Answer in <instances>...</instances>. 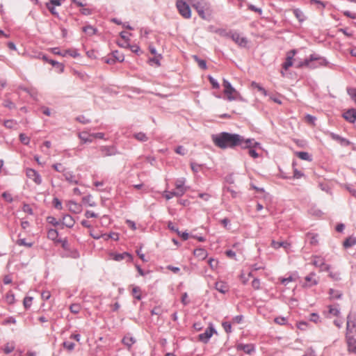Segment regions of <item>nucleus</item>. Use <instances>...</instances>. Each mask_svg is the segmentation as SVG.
<instances>
[{
  "mask_svg": "<svg viewBox=\"0 0 356 356\" xmlns=\"http://www.w3.org/2000/svg\"><path fill=\"white\" fill-rule=\"evenodd\" d=\"M211 140L216 147L222 149L227 148L234 149L236 147L246 149L250 147L252 144V140L250 139H245L238 134H232L226 131L213 134Z\"/></svg>",
  "mask_w": 356,
  "mask_h": 356,
  "instance_id": "1",
  "label": "nucleus"
},
{
  "mask_svg": "<svg viewBox=\"0 0 356 356\" xmlns=\"http://www.w3.org/2000/svg\"><path fill=\"white\" fill-rule=\"evenodd\" d=\"M327 62L325 58L319 56L316 54H311L308 58L298 63L297 68L306 67L310 69H315L320 66H325Z\"/></svg>",
  "mask_w": 356,
  "mask_h": 356,
  "instance_id": "2",
  "label": "nucleus"
},
{
  "mask_svg": "<svg viewBox=\"0 0 356 356\" xmlns=\"http://www.w3.org/2000/svg\"><path fill=\"white\" fill-rule=\"evenodd\" d=\"M185 179L181 178L177 179L175 181V187L176 191H165V197L166 200H170L172 197H181L182 196L186 191V188L184 187Z\"/></svg>",
  "mask_w": 356,
  "mask_h": 356,
  "instance_id": "3",
  "label": "nucleus"
},
{
  "mask_svg": "<svg viewBox=\"0 0 356 356\" xmlns=\"http://www.w3.org/2000/svg\"><path fill=\"white\" fill-rule=\"evenodd\" d=\"M222 86L224 87V93L227 96L228 100H243L240 93L232 86V84L226 79H223Z\"/></svg>",
  "mask_w": 356,
  "mask_h": 356,
  "instance_id": "4",
  "label": "nucleus"
},
{
  "mask_svg": "<svg viewBox=\"0 0 356 356\" xmlns=\"http://www.w3.org/2000/svg\"><path fill=\"white\" fill-rule=\"evenodd\" d=\"M356 333V314L350 312L347 316L346 334Z\"/></svg>",
  "mask_w": 356,
  "mask_h": 356,
  "instance_id": "5",
  "label": "nucleus"
},
{
  "mask_svg": "<svg viewBox=\"0 0 356 356\" xmlns=\"http://www.w3.org/2000/svg\"><path fill=\"white\" fill-rule=\"evenodd\" d=\"M176 6L180 15L186 19H189L191 17V10L189 6L182 0H177Z\"/></svg>",
  "mask_w": 356,
  "mask_h": 356,
  "instance_id": "6",
  "label": "nucleus"
},
{
  "mask_svg": "<svg viewBox=\"0 0 356 356\" xmlns=\"http://www.w3.org/2000/svg\"><path fill=\"white\" fill-rule=\"evenodd\" d=\"M230 38L240 47L245 48L248 44V40L246 37L241 36V34L235 31L230 35Z\"/></svg>",
  "mask_w": 356,
  "mask_h": 356,
  "instance_id": "7",
  "label": "nucleus"
},
{
  "mask_svg": "<svg viewBox=\"0 0 356 356\" xmlns=\"http://www.w3.org/2000/svg\"><path fill=\"white\" fill-rule=\"evenodd\" d=\"M312 264L316 267L320 268V271H329L330 270V265L325 264V259L318 256L313 257Z\"/></svg>",
  "mask_w": 356,
  "mask_h": 356,
  "instance_id": "8",
  "label": "nucleus"
},
{
  "mask_svg": "<svg viewBox=\"0 0 356 356\" xmlns=\"http://www.w3.org/2000/svg\"><path fill=\"white\" fill-rule=\"evenodd\" d=\"M102 156H110L118 154V150L114 145L111 146H101L99 147Z\"/></svg>",
  "mask_w": 356,
  "mask_h": 356,
  "instance_id": "9",
  "label": "nucleus"
},
{
  "mask_svg": "<svg viewBox=\"0 0 356 356\" xmlns=\"http://www.w3.org/2000/svg\"><path fill=\"white\" fill-rule=\"evenodd\" d=\"M26 176L32 179L37 185L42 184V177L35 170L32 168H28L26 170Z\"/></svg>",
  "mask_w": 356,
  "mask_h": 356,
  "instance_id": "10",
  "label": "nucleus"
},
{
  "mask_svg": "<svg viewBox=\"0 0 356 356\" xmlns=\"http://www.w3.org/2000/svg\"><path fill=\"white\" fill-rule=\"evenodd\" d=\"M214 332H216L215 329L212 326H209L203 333L199 334V340L202 342L207 343Z\"/></svg>",
  "mask_w": 356,
  "mask_h": 356,
  "instance_id": "11",
  "label": "nucleus"
},
{
  "mask_svg": "<svg viewBox=\"0 0 356 356\" xmlns=\"http://www.w3.org/2000/svg\"><path fill=\"white\" fill-rule=\"evenodd\" d=\"M296 49H292L287 52L286 54V58L285 61L282 63V68L284 70H288L290 67L293 65V57L296 54Z\"/></svg>",
  "mask_w": 356,
  "mask_h": 356,
  "instance_id": "12",
  "label": "nucleus"
},
{
  "mask_svg": "<svg viewBox=\"0 0 356 356\" xmlns=\"http://www.w3.org/2000/svg\"><path fill=\"white\" fill-rule=\"evenodd\" d=\"M316 273L314 272L310 273L305 278V282L302 286L306 288H310L313 286H316L318 284V280L315 278Z\"/></svg>",
  "mask_w": 356,
  "mask_h": 356,
  "instance_id": "13",
  "label": "nucleus"
},
{
  "mask_svg": "<svg viewBox=\"0 0 356 356\" xmlns=\"http://www.w3.org/2000/svg\"><path fill=\"white\" fill-rule=\"evenodd\" d=\"M343 118L350 123H354L356 121V109L350 108L343 112Z\"/></svg>",
  "mask_w": 356,
  "mask_h": 356,
  "instance_id": "14",
  "label": "nucleus"
},
{
  "mask_svg": "<svg viewBox=\"0 0 356 356\" xmlns=\"http://www.w3.org/2000/svg\"><path fill=\"white\" fill-rule=\"evenodd\" d=\"M346 339L348 351L356 353V339L351 334H346Z\"/></svg>",
  "mask_w": 356,
  "mask_h": 356,
  "instance_id": "15",
  "label": "nucleus"
},
{
  "mask_svg": "<svg viewBox=\"0 0 356 356\" xmlns=\"http://www.w3.org/2000/svg\"><path fill=\"white\" fill-rule=\"evenodd\" d=\"M237 350H242L247 354H251L254 351V346L252 343L243 344L238 343L236 346Z\"/></svg>",
  "mask_w": 356,
  "mask_h": 356,
  "instance_id": "16",
  "label": "nucleus"
},
{
  "mask_svg": "<svg viewBox=\"0 0 356 356\" xmlns=\"http://www.w3.org/2000/svg\"><path fill=\"white\" fill-rule=\"evenodd\" d=\"M330 136L332 140L337 141L342 146L346 147V146L350 145L351 143L348 139L343 138V137L340 136L339 135L334 134V133H330Z\"/></svg>",
  "mask_w": 356,
  "mask_h": 356,
  "instance_id": "17",
  "label": "nucleus"
},
{
  "mask_svg": "<svg viewBox=\"0 0 356 356\" xmlns=\"http://www.w3.org/2000/svg\"><path fill=\"white\" fill-rule=\"evenodd\" d=\"M193 6L197 10L199 16L201 18H202L204 19H207V17L206 16L205 13H204V6L203 5L202 3L197 1L195 3H193Z\"/></svg>",
  "mask_w": 356,
  "mask_h": 356,
  "instance_id": "18",
  "label": "nucleus"
},
{
  "mask_svg": "<svg viewBox=\"0 0 356 356\" xmlns=\"http://www.w3.org/2000/svg\"><path fill=\"white\" fill-rule=\"evenodd\" d=\"M63 177L65 180L68 181L70 184H77L78 180L76 178V176L73 174L72 172L68 171L67 170L63 173Z\"/></svg>",
  "mask_w": 356,
  "mask_h": 356,
  "instance_id": "19",
  "label": "nucleus"
},
{
  "mask_svg": "<svg viewBox=\"0 0 356 356\" xmlns=\"http://www.w3.org/2000/svg\"><path fill=\"white\" fill-rule=\"evenodd\" d=\"M67 206L69 210L74 213H79L82 210L81 205L74 201H69Z\"/></svg>",
  "mask_w": 356,
  "mask_h": 356,
  "instance_id": "20",
  "label": "nucleus"
},
{
  "mask_svg": "<svg viewBox=\"0 0 356 356\" xmlns=\"http://www.w3.org/2000/svg\"><path fill=\"white\" fill-rule=\"evenodd\" d=\"M215 288L218 291L223 294L229 291V286L226 282L222 281L216 282Z\"/></svg>",
  "mask_w": 356,
  "mask_h": 356,
  "instance_id": "21",
  "label": "nucleus"
},
{
  "mask_svg": "<svg viewBox=\"0 0 356 356\" xmlns=\"http://www.w3.org/2000/svg\"><path fill=\"white\" fill-rule=\"evenodd\" d=\"M78 136L83 143H92L93 140L92 134H89L87 131L80 132Z\"/></svg>",
  "mask_w": 356,
  "mask_h": 356,
  "instance_id": "22",
  "label": "nucleus"
},
{
  "mask_svg": "<svg viewBox=\"0 0 356 356\" xmlns=\"http://www.w3.org/2000/svg\"><path fill=\"white\" fill-rule=\"evenodd\" d=\"M271 247L275 249H278L280 248H284L285 250H287L290 248L291 244L287 241H276L275 240H272L271 241Z\"/></svg>",
  "mask_w": 356,
  "mask_h": 356,
  "instance_id": "23",
  "label": "nucleus"
},
{
  "mask_svg": "<svg viewBox=\"0 0 356 356\" xmlns=\"http://www.w3.org/2000/svg\"><path fill=\"white\" fill-rule=\"evenodd\" d=\"M74 218L69 214L64 215L62 220V223L67 227L72 228L74 225Z\"/></svg>",
  "mask_w": 356,
  "mask_h": 356,
  "instance_id": "24",
  "label": "nucleus"
},
{
  "mask_svg": "<svg viewBox=\"0 0 356 356\" xmlns=\"http://www.w3.org/2000/svg\"><path fill=\"white\" fill-rule=\"evenodd\" d=\"M47 238L55 243L58 242V232L55 229H49L47 232Z\"/></svg>",
  "mask_w": 356,
  "mask_h": 356,
  "instance_id": "25",
  "label": "nucleus"
},
{
  "mask_svg": "<svg viewBox=\"0 0 356 356\" xmlns=\"http://www.w3.org/2000/svg\"><path fill=\"white\" fill-rule=\"evenodd\" d=\"M129 258V259H132V255L129 253L124 252L123 253H117L113 254V259L117 261H122L126 258Z\"/></svg>",
  "mask_w": 356,
  "mask_h": 356,
  "instance_id": "26",
  "label": "nucleus"
},
{
  "mask_svg": "<svg viewBox=\"0 0 356 356\" xmlns=\"http://www.w3.org/2000/svg\"><path fill=\"white\" fill-rule=\"evenodd\" d=\"M82 31L89 36L95 35L97 32V29L91 25H87L83 26L82 28Z\"/></svg>",
  "mask_w": 356,
  "mask_h": 356,
  "instance_id": "27",
  "label": "nucleus"
},
{
  "mask_svg": "<svg viewBox=\"0 0 356 356\" xmlns=\"http://www.w3.org/2000/svg\"><path fill=\"white\" fill-rule=\"evenodd\" d=\"M133 137L139 142H146L149 140V137L143 132L134 133Z\"/></svg>",
  "mask_w": 356,
  "mask_h": 356,
  "instance_id": "28",
  "label": "nucleus"
},
{
  "mask_svg": "<svg viewBox=\"0 0 356 356\" xmlns=\"http://www.w3.org/2000/svg\"><path fill=\"white\" fill-rule=\"evenodd\" d=\"M122 342L129 348H130L132 345L136 342V339L131 336H125L123 337Z\"/></svg>",
  "mask_w": 356,
  "mask_h": 356,
  "instance_id": "29",
  "label": "nucleus"
},
{
  "mask_svg": "<svg viewBox=\"0 0 356 356\" xmlns=\"http://www.w3.org/2000/svg\"><path fill=\"white\" fill-rule=\"evenodd\" d=\"M296 155L302 160L312 161V156L307 152H297Z\"/></svg>",
  "mask_w": 356,
  "mask_h": 356,
  "instance_id": "30",
  "label": "nucleus"
},
{
  "mask_svg": "<svg viewBox=\"0 0 356 356\" xmlns=\"http://www.w3.org/2000/svg\"><path fill=\"white\" fill-rule=\"evenodd\" d=\"M356 244V238L355 237H348L347 238L343 243V247L345 248H350Z\"/></svg>",
  "mask_w": 356,
  "mask_h": 356,
  "instance_id": "31",
  "label": "nucleus"
},
{
  "mask_svg": "<svg viewBox=\"0 0 356 356\" xmlns=\"http://www.w3.org/2000/svg\"><path fill=\"white\" fill-rule=\"evenodd\" d=\"M216 33L222 37L230 38V35L233 33V31L230 30V31H227V30H225L224 29H218L216 31Z\"/></svg>",
  "mask_w": 356,
  "mask_h": 356,
  "instance_id": "32",
  "label": "nucleus"
},
{
  "mask_svg": "<svg viewBox=\"0 0 356 356\" xmlns=\"http://www.w3.org/2000/svg\"><path fill=\"white\" fill-rule=\"evenodd\" d=\"M193 58L197 63L200 68L202 70H206L207 68V63L204 60L200 58L197 55H193Z\"/></svg>",
  "mask_w": 356,
  "mask_h": 356,
  "instance_id": "33",
  "label": "nucleus"
},
{
  "mask_svg": "<svg viewBox=\"0 0 356 356\" xmlns=\"http://www.w3.org/2000/svg\"><path fill=\"white\" fill-rule=\"evenodd\" d=\"M82 202L84 204H88L90 207H95L96 203L92 200V197L91 195H88L84 196L82 198Z\"/></svg>",
  "mask_w": 356,
  "mask_h": 356,
  "instance_id": "34",
  "label": "nucleus"
},
{
  "mask_svg": "<svg viewBox=\"0 0 356 356\" xmlns=\"http://www.w3.org/2000/svg\"><path fill=\"white\" fill-rule=\"evenodd\" d=\"M308 239L309 240V243L312 245H316L318 243V234H307V235Z\"/></svg>",
  "mask_w": 356,
  "mask_h": 356,
  "instance_id": "35",
  "label": "nucleus"
},
{
  "mask_svg": "<svg viewBox=\"0 0 356 356\" xmlns=\"http://www.w3.org/2000/svg\"><path fill=\"white\" fill-rule=\"evenodd\" d=\"M132 295L134 296L136 299L138 300H141V289L139 286H134L132 289Z\"/></svg>",
  "mask_w": 356,
  "mask_h": 356,
  "instance_id": "36",
  "label": "nucleus"
},
{
  "mask_svg": "<svg viewBox=\"0 0 356 356\" xmlns=\"http://www.w3.org/2000/svg\"><path fill=\"white\" fill-rule=\"evenodd\" d=\"M5 299L8 305H13L15 303V295L11 291H8L6 293Z\"/></svg>",
  "mask_w": 356,
  "mask_h": 356,
  "instance_id": "37",
  "label": "nucleus"
},
{
  "mask_svg": "<svg viewBox=\"0 0 356 356\" xmlns=\"http://www.w3.org/2000/svg\"><path fill=\"white\" fill-rule=\"evenodd\" d=\"M329 294L332 299H340L342 296V293L339 291H335L333 289L329 290Z\"/></svg>",
  "mask_w": 356,
  "mask_h": 356,
  "instance_id": "38",
  "label": "nucleus"
},
{
  "mask_svg": "<svg viewBox=\"0 0 356 356\" xmlns=\"http://www.w3.org/2000/svg\"><path fill=\"white\" fill-rule=\"evenodd\" d=\"M112 57L114 58L115 61H118V62H123L124 60V56L118 51H113Z\"/></svg>",
  "mask_w": 356,
  "mask_h": 356,
  "instance_id": "39",
  "label": "nucleus"
},
{
  "mask_svg": "<svg viewBox=\"0 0 356 356\" xmlns=\"http://www.w3.org/2000/svg\"><path fill=\"white\" fill-rule=\"evenodd\" d=\"M194 254L204 259L207 257V253L204 249L199 248L194 250Z\"/></svg>",
  "mask_w": 356,
  "mask_h": 356,
  "instance_id": "40",
  "label": "nucleus"
},
{
  "mask_svg": "<svg viewBox=\"0 0 356 356\" xmlns=\"http://www.w3.org/2000/svg\"><path fill=\"white\" fill-rule=\"evenodd\" d=\"M293 13L299 22H302L305 20L304 14L300 9L296 8L293 10Z\"/></svg>",
  "mask_w": 356,
  "mask_h": 356,
  "instance_id": "41",
  "label": "nucleus"
},
{
  "mask_svg": "<svg viewBox=\"0 0 356 356\" xmlns=\"http://www.w3.org/2000/svg\"><path fill=\"white\" fill-rule=\"evenodd\" d=\"M49 63L51 64L54 67H56L60 72H63L64 70V65L63 64L56 61L54 60H49Z\"/></svg>",
  "mask_w": 356,
  "mask_h": 356,
  "instance_id": "42",
  "label": "nucleus"
},
{
  "mask_svg": "<svg viewBox=\"0 0 356 356\" xmlns=\"http://www.w3.org/2000/svg\"><path fill=\"white\" fill-rule=\"evenodd\" d=\"M70 312L73 314H79L81 311V305L79 304H72L70 307Z\"/></svg>",
  "mask_w": 356,
  "mask_h": 356,
  "instance_id": "43",
  "label": "nucleus"
},
{
  "mask_svg": "<svg viewBox=\"0 0 356 356\" xmlns=\"http://www.w3.org/2000/svg\"><path fill=\"white\" fill-rule=\"evenodd\" d=\"M63 346L68 351H72L74 349L75 343L70 341H64Z\"/></svg>",
  "mask_w": 356,
  "mask_h": 356,
  "instance_id": "44",
  "label": "nucleus"
},
{
  "mask_svg": "<svg viewBox=\"0 0 356 356\" xmlns=\"http://www.w3.org/2000/svg\"><path fill=\"white\" fill-rule=\"evenodd\" d=\"M208 79H209L210 83L211 84L213 88L218 89L220 88V85H219L218 81L216 79H214L213 76H209Z\"/></svg>",
  "mask_w": 356,
  "mask_h": 356,
  "instance_id": "45",
  "label": "nucleus"
},
{
  "mask_svg": "<svg viewBox=\"0 0 356 356\" xmlns=\"http://www.w3.org/2000/svg\"><path fill=\"white\" fill-rule=\"evenodd\" d=\"M33 298L32 297H25L23 300V305L26 309L30 308L32 305Z\"/></svg>",
  "mask_w": 356,
  "mask_h": 356,
  "instance_id": "46",
  "label": "nucleus"
},
{
  "mask_svg": "<svg viewBox=\"0 0 356 356\" xmlns=\"http://www.w3.org/2000/svg\"><path fill=\"white\" fill-rule=\"evenodd\" d=\"M17 244L21 246H26L28 248H31L33 246V243H26L25 238H20L17 241Z\"/></svg>",
  "mask_w": 356,
  "mask_h": 356,
  "instance_id": "47",
  "label": "nucleus"
},
{
  "mask_svg": "<svg viewBox=\"0 0 356 356\" xmlns=\"http://www.w3.org/2000/svg\"><path fill=\"white\" fill-rule=\"evenodd\" d=\"M329 313L334 316H338L340 314V310L338 307L329 306Z\"/></svg>",
  "mask_w": 356,
  "mask_h": 356,
  "instance_id": "48",
  "label": "nucleus"
},
{
  "mask_svg": "<svg viewBox=\"0 0 356 356\" xmlns=\"http://www.w3.org/2000/svg\"><path fill=\"white\" fill-rule=\"evenodd\" d=\"M328 272H329L330 277L332 280H333L334 281H338V280H341L339 272H332L330 270Z\"/></svg>",
  "mask_w": 356,
  "mask_h": 356,
  "instance_id": "49",
  "label": "nucleus"
},
{
  "mask_svg": "<svg viewBox=\"0 0 356 356\" xmlns=\"http://www.w3.org/2000/svg\"><path fill=\"white\" fill-rule=\"evenodd\" d=\"M52 168L57 172L63 173L66 170L61 163H54L52 165Z\"/></svg>",
  "mask_w": 356,
  "mask_h": 356,
  "instance_id": "50",
  "label": "nucleus"
},
{
  "mask_svg": "<svg viewBox=\"0 0 356 356\" xmlns=\"http://www.w3.org/2000/svg\"><path fill=\"white\" fill-rule=\"evenodd\" d=\"M222 326L226 333L229 334V333L232 332V325L229 322H227V321L222 322Z\"/></svg>",
  "mask_w": 356,
  "mask_h": 356,
  "instance_id": "51",
  "label": "nucleus"
},
{
  "mask_svg": "<svg viewBox=\"0 0 356 356\" xmlns=\"http://www.w3.org/2000/svg\"><path fill=\"white\" fill-rule=\"evenodd\" d=\"M76 120L83 124H86L90 122V120L88 119L84 115H79L76 117Z\"/></svg>",
  "mask_w": 356,
  "mask_h": 356,
  "instance_id": "52",
  "label": "nucleus"
},
{
  "mask_svg": "<svg viewBox=\"0 0 356 356\" xmlns=\"http://www.w3.org/2000/svg\"><path fill=\"white\" fill-rule=\"evenodd\" d=\"M52 203H53L54 207L56 209H59V210L62 209V208H63L62 207V203H61L60 200L58 198L54 197L53 199Z\"/></svg>",
  "mask_w": 356,
  "mask_h": 356,
  "instance_id": "53",
  "label": "nucleus"
},
{
  "mask_svg": "<svg viewBox=\"0 0 356 356\" xmlns=\"http://www.w3.org/2000/svg\"><path fill=\"white\" fill-rule=\"evenodd\" d=\"M56 243H60L62 248L65 250H68L69 248V244L67 238H60L59 240H58V242Z\"/></svg>",
  "mask_w": 356,
  "mask_h": 356,
  "instance_id": "54",
  "label": "nucleus"
},
{
  "mask_svg": "<svg viewBox=\"0 0 356 356\" xmlns=\"http://www.w3.org/2000/svg\"><path fill=\"white\" fill-rule=\"evenodd\" d=\"M175 151L177 154L182 155V156L185 155L187 153L186 149L181 145L177 146L175 148Z\"/></svg>",
  "mask_w": 356,
  "mask_h": 356,
  "instance_id": "55",
  "label": "nucleus"
},
{
  "mask_svg": "<svg viewBox=\"0 0 356 356\" xmlns=\"http://www.w3.org/2000/svg\"><path fill=\"white\" fill-rule=\"evenodd\" d=\"M14 350H15V346L14 345L10 344V343H7L5 346L4 348H3V352L6 354H9V353H12Z\"/></svg>",
  "mask_w": 356,
  "mask_h": 356,
  "instance_id": "56",
  "label": "nucleus"
},
{
  "mask_svg": "<svg viewBox=\"0 0 356 356\" xmlns=\"http://www.w3.org/2000/svg\"><path fill=\"white\" fill-rule=\"evenodd\" d=\"M3 105V106H5L9 109H13L15 108V104L10 99L4 100Z\"/></svg>",
  "mask_w": 356,
  "mask_h": 356,
  "instance_id": "57",
  "label": "nucleus"
},
{
  "mask_svg": "<svg viewBox=\"0 0 356 356\" xmlns=\"http://www.w3.org/2000/svg\"><path fill=\"white\" fill-rule=\"evenodd\" d=\"M348 94L356 102V88H350L347 89Z\"/></svg>",
  "mask_w": 356,
  "mask_h": 356,
  "instance_id": "58",
  "label": "nucleus"
},
{
  "mask_svg": "<svg viewBox=\"0 0 356 356\" xmlns=\"http://www.w3.org/2000/svg\"><path fill=\"white\" fill-rule=\"evenodd\" d=\"M19 140L24 145H28L30 142V138L26 136L24 134H19Z\"/></svg>",
  "mask_w": 356,
  "mask_h": 356,
  "instance_id": "59",
  "label": "nucleus"
},
{
  "mask_svg": "<svg viewBox=\"0 0 356 356\" xmlns=\"http://www.w3.org/2000/svg\"><path fill=\"white\" fill-rule=\"evenodd\" d=\"M280 280L282 284L287 285L289 282L294 281V279L292 276L290 275L286 278L280 277Z\"/></svg>",
  "mask_w": 356,
  "mask_h": 356,
  "instance_id": "60",
  "label": "nucleus"
},
{
  "mask_svg": "<svg viewBox=\"0 0 356 356\" xmlns=\"http://www.w3.org/2000/svg\"><path fill=\"white\" fill-rule=\"evenodd\" d=\"M2 197L8 202L11 203L13 201L12 195L8 192H3L1 195Z\"/></svg>",
  "mask_w": 356,
  "mask_h": 356,
  "instance_id": "61",
  "label": "nucleus"
},
{
  "mask_svg": "<svg viewBox=\"0 0 356 356\" xmlns=\"http://www.w3.org/2000/svg\"><path fill=\"white\" fill-rule=\"evenodd\" d=\"M252 86L257 88L259 91L262 92L265 96L267 95V91L262 86H261L259 83L252 82Z\"/></svg>",
  "mask_w": 356,
  "mask_h": 356,
  "instance_id": "62",
  "label": "nucleus"
},
{
  "mask_svg": "<svg viewBox=\"0 0 356 356\" xmlns=\"http://www.w3.org/2000/svg\"><path fill=\"white\" fill-rule=\"evenodd\" d=\"M47 220L49 223L51 224L54 226H58L59 225V222L53 216H48Z\"/></svg>",
  "mask_w": 356,
  "mask_h": 356,
  "instance_id": "63",
  "label": "nucleus"
},
{
  "mask_svg": "<svg viewBox=\"0 0 356 356\" xmlns=\"http://www.w3.org/2000/svg\"><path fill=\"white\" fill-rule=\"evenodd\" d=\"M305 120L306 121L309 123V124H314L316 120V118L312 115H309V114H307L306 116H305Z\"/></svg>",
  "mask_w": 356,
  "mask_h": 356,
  "instance_id": "64",
  "label": "nucleus"
}]
</instances>
